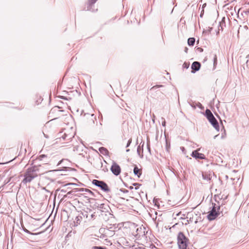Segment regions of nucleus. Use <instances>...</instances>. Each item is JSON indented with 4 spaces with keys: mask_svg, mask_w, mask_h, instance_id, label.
<instances>
[{
    "mask_svg": "<svg viewBox=\"0 0 249 249\" xmlns=\"http://www.w3.org/2000/svg\"><path fill=\"white\" fill-rule=\"evenodd\" d=\"M195 42V39L194 37L189 38L188 39V44L190 46H193Z\"/></svg>",
    "mask_w": 249,
    "mask_h": 249,
    "instance_id": "nucleus-15",
    "label": "nucleus"
},
{
    "mask_svg": "<svg viewBox=\"0 0 249 249\" xmlns=\"http://www.w3.org/2000/svg\"><path fill=\"white\" fill-rule=\"evenodd\" d=\"M9 181H10V179H9L8 181L5 182V184L8 183L9 182Z\"/></svg>",
    "mask_w": 249,
    "mask_h": 249,
    "instance_id": "nucleus-32",
    "label": "nucleus"
},
{
    "mask_svg": "<svg viewBox=\"0 0 249 249\" xmlns=\"http://www.w3.org/2000/svg\"><path fill=\"white\" fill-rule=\"evenodd\" d=\"M206 117L209 121V122L213 126V127L217 131L219 130V126L218 123L212 113L211 111L207 109L205 111Z\"/></svg>",
    "mask_w": 249,
    "mask_h": 249,
    "instance_id": "nucleus-3",
    "label": "nucleus"
},
{
    "mask_svg": "<svg viewBox=\"0 0 249 249\" xmlns=\"http://www.w3.org/2000/svg\"><path fill=\"white\" fill-rule=\"evenodd\" d=\"M165 125H166V122L165 120H164V121L162 123V125L163 126H165Z\"/></svg>",
    "mask_w": 249,
    "mask_h": 249,
    "instance_id": "nucleus-29",
    "label": "nucleus"
},
{
    "mask_svg": "<svg viewBox=\"0 0 249 249\" xmlns=\"http://www.w3.org/2000/svg\"><path fill=\"white\" fill-rule=\"evenodd\" d=\"M142 142H141L140 143V145L139 146H138V148H137V154H138V155L139 156V157L141 158H143V146L144 145V142H142Z\"/></svg>",
    "mask_w": 249,
    "mask_h": 249,
    "instance_id": "nucleus-10",
    "label": "nucleus"
},
{
    "mask_svg": "<svg viewBox=\"0 0 249 249\" xmlns=\"http://www.w3.org/2000/svg\"><path fill=\"white\" fill-rule=\"evenodd\" d=\"M92 249H107V248L101 246H93Z\"/></svg>",
    "mask_w": 249,
    "mask_h": 249,
    "instance_id": "nucleus-21",
    "label": "nucleus"
},
{
    "mask_svg": "<svg viewBox=\"0 0 249 249\" xmlns=\"http://www.w3.org/2000/svg\"><path fill=\"white\" fill-rule=\"evenodd\" d=\"M75 135V132L73 128L71 127L70 130L65 129V132L62 135H61L60 138L63 140L69 141L71 140Z\"/></svg>",
    "mask_w": 249,
    "mask_h": 249,
    "instance_id": "nucleus-5",
    "label": "nucleus"
},
{
    "mask_svg": "<svg viewBox=\"0 0 249 249\" xmlns=\"http://www.w3.org/2000/svg\"><path fill=\"white\" fill-rule=\"evenodd\" d=\"M92 184L94 185L99 187L102 190L108 192L110 191L107 185L103 181H100L97 179H93L92 182Z\"/></svg>",
    "mask_w": 249,
    "mask_h": 249,
    "instance_id": "nucleus-6",
    "label": "nucleus"
},
{
    "mask_svg": "<svg viewBox=\"0 0 249 249\" xmlns=\"http://www.w3.org/2000/svg\"><path fill=\"white\" fill-rule=\"evenodd\" d=\"M60 162H61V161H60V162L58 163V165L60 164Z\"/></svg>",
    "mask_w": 249,
    "mask_h": 249,
    "instance_id": "nucleus-35",
    "label": "nucleus"
},
{
    "mask_svg": "<svg viewBox=\"0 0 249 249\" xmlns=\"http://www.w3.org/2000/svg\"><path fill=\"white\" fill-rule=\"evenodd\" d=\"M200 67V64L196 61L194 62L192 65L191 68L193 70L197 71L199 70Z\"/></svg>",
    "mask_w": 249,
    "mask_h": 249,
    "instance_id": "nucleus-11",
    "label": "nucleus"
},
{
    "mask_svg": "<svg viewBox=\"0 0 249 249\" xmlns=\"http://www.w3.org/2000/svg\"><path fill=\"white\" fill-rule=\"evenodd\" d=\"M162 85H156V86H155L153 87V88H153V89H154V88H159L161 87H162Z\"/></svg>",
    "mask_w": 249,
    "mask_h": 249,
    "instance_id": "nucleus-28",
    "label": "nucleus"
},
{
    "mask_svg": "<svg viewBox=\"0 0 249 249\" xmlns=\"http://www.w3.org/2000/svg\"><path fill=\"white\" fill-rule=\"evenodd\" d=\"M217 136V135H216L214 136V139Z\"/></svg>",
    "mask_w": 249,
    "mask_h": 249,
    "instance_id": "nucleus-34",
    "label": "nucleus"
},
{
    "mask_svg": "<svg viewBox=\"0 0 249 249\" xmlns=\"http://www.w3.org/2000/svg\"><path fill=\"white\" fill-rule=\"evenodd\" d=\"M147 147H148V150H149V151H150V147L148 145H147Z\"/></svg>",
    "mask_w": 249,
    "mask_h": 249,
    "instance_id": "nucleus-30",
    "label": "nucleus"
},
{
    "mask_svg": "<svg viewBox=\"0 0 249 249\" xmlns=\"http://www.w3.org/2000/svg\"><path fill=\"white\" fill-rule=\"evenodd\" d=\"M203 178L207 181H209L211 179V175L210 174L205 173L202 174Z\"/></svg>",
    "mask_w": 249,
    "mask_h": 249,
    "instance_id": "nucleus-14",
    "label": "nucleus"
},
{
    "mask_svg": "<svg viewBox=\"0 0 249 249\" xmlns=\"http://www.w3.org/2000/svg\"><path fill=\"white\" fill-rule=\"evenodd\" d=\"M90 117H91V120H92V121H93V123H94V121H93V119H95V117H94V114H91V116H90Z\"/></svg>",
    "mask_w": 249,
    "mask_h": 249,
    "instance_id": "nucleus-27",
    "label": "nucleus"
},
{
    "mask_svg": "<svg viewBox=\"0 0 249 249\" xmlns=\"http://www.w3.org/2000/svg\"><path fill=\"white\" fill-rule=\"evenodd\" d=\"M81 219V216H77L76 217V218H75L76 222H75V223L76 226H77L78 225L80 224Z\"/></svg>",
    "mask_w": 249,
    "mask_h": 249,
    "instance_id": "nucleus-19",
    "label": "nucleus"
},
{
    "mask_svg": "<svg viewBox=\"0 0 249 249\" xmlns=\"http://www.w3.org/2000/svg\"><path fill=\"white\" fill-rule=\"evenodd\" d=\"M59 107H53V108H52L51 109L50 114H51V113H53L56 111H58V112L61 111V110H59Z\"/></svg>",
    "mask_w": 249,
    "mask_h": 249,
    "instance_id": "nucleus-17",
    "label": "nucleus"
},
{
    "mask_svg": "<svg viewBox=\"0 0 249 249\" xmlns=\"http://www.w3.org/2000/svg\"><path fill=\"white\" fill-rule=\"evenodd\" d=\"M147 232L146 228L144 227L141 226L137 228L135 236L136 237L137 239H141L145 237V234Z\"/></svg>",
    "mask_w": 249,
    "mask_h": 249,
    "instance_id": "nucleus-7",
    "label": "nucleus"
},
{
    "mask_svg": "<svg viewBox=\"0 0 249 249\" xmlns=\"http://www.w3.org/2000/svg\"><path fill=\"white\" fill-rule=\"evenodd\" d=\"M112 173L115 176L119 175L121 171L120 166L115 162H113L110 168Z\"/></svg>",
    "mask_w": 249,
    "mask_h": 249,
    "instance_id": "nucleus-8",
    "label": "nucleus"
},
{
    "mask_svg": "<svg viewBox=\"0 0 249 249\" xmlns=\"http://www.w3.org/2000/svg\"><path fill=\"white\" fill-rule=\"evenodd\" d=\"M23 231L24 232L27 233H29V234H37L38 233H31L30 231H29L28 230H27L25 228H23Z\"/></svg>",
    "mask_w": 249,
    "mask_h": 249,
    "instance_id": "nucleus-24",
    "label": "nucleus"
},
{
    "mask_svg": "<svg viewBox=\"0 0 249 249\" xmlns=\"http://www.w3.org/2000/svg\"><path fill=\"white\" fill-rule=\"evenodd\" d=\"M189 67V63L188 62H184L182 65V67L184 69H188Z\"/></svg>",
    "mask_w": 249,
    "mask_h": 249,
    "instance_id": "nucleus-22",
    "label": "nucleus"
},
{
    "mask_svg": "<svg viewBox=\"0 0 249 249\" xmlns=\"http://www.w3.org/2000/svg\"><path fill=\"white\" fill-rule=\"evenodd\" d=\"M129 249H143V248L139 245H133L132 247H130Z\"/></svg>",
    "mask_w": 249,
    "mask_h": 249,
    "instance_id": "nucleus-18",
    "label": "nucleus"
},
{
    "mask_svg": "<svg viewBox=\"0 0 249 249\" xmlns=\"http://www.w3.org/2000/svg\"><path fill=\"white\" fill-rule=\"evenodd\" d=\"M191 156L197 159H205V155L202 153H200L198 152L197 150H195L193 151Z\"/></svg>",
    "mask_w": 249,
    "mask_h": 249,
    "instance_id": "nucleus-9",
    "label": "nucleus"
},
{
    "mask_svg": "<svg viewBox=\"0 0 249 249\" xmlns=\"http://www.w3.org/2000/svg\"><path fill=\"white\" fill-rule=\"evenodd\" d=\"M170 147V144H168L167 141H166V149L168 152H169V151Z\"/></svg>",
    "mask_w": 249,
    "mask_h": 249,
    "instance_id": "nucleus-23",
    "label": "nucleus"
},
{
    "mask_svg": "<svg viewBox=\"0 0 249 249\" xmlns=\"http://www.w3.org/2000/svg\"><path fill=\"white\" fill-rule=\"evenodd\" d=\"M133 173L135 175L137 176L138 178H139L142 175V171L137 166L134 167Z\"/></svg>",
    "mask_w": 249,
    "mask_h": 249,
    "instance_id": "nucleus-12",
    "label": "nucleus"
},
{
    "mask_svg": "<svg viewBox=\"0 0 249 249\" xmlns=\"http://www.w3.org/2000/svg\"><path fill=\"white\" fill-rule=\"evenodd\" d=\"M220 206L216 204L213 203V207L211 211L207 215V218L210 220H213L220 214L219 213Z\"/></svg>",
    "mask_w": 249,
    "mask_h": 249,
    "instance_id": "nucleus-4",
    "label": "nucleus"
},
{
    "mask_svg": "<svg viewBox=\"0 0 249 249\" xmlns=\"http://www.w3.org/2000/svg\"><path fill=\"white\" fill-rule=\"evenodd\" d=\"M97 0H89V6L88 7V10H91V9L89 8V7L91 6L94 3H95Z\"/></svg>",
    "mask_w": 249,
    "mask_h": 249,
    "instance_id": "nucleus-20",
    "label": "nucleus"
},
{
    "mask_svg": "<svg viewBox=\"0 0 249 249\" xmlns=\"http://www.w3.org/2000/svg\"><path fill=\"white\" fill-rule=\"evenodd\" d=\"M227 198V196H226L224 198H223L224 199H226Z\"/></svg>",
    "mask_w": 249,
    "mask_h": 249,
    "instance_id": "nucleus-31",
    "label": "nucleus"
},
{
    "mask_svg": "<svg viewBox=\"0 0 249 249\" xmlns=\"http://www.w3.org/2000/svg\"><path fill=\"white\" fill-rule=\"evenodd\" d=\"M39 169L36 166H33L28 168L23 175V179L22 183L27 184L32 181L38 175Z\"/></svg>",
    "mask_w": 249,
    "mask_h": 249,
    "instance_id": "nucleus-1",
    "label": "nucleus"
},
{
    "mask_svg": "<svg viewBox=\"0 0 249 249\" xmlns=\"http://www.w3.org/2000/svg\"><path fill=\"white\" fill-rule=\"evenodd\" d=\"M46 157V156L45 155H44V154H43V155H40V156H39V157H38V159H39V160H42L44 158H45V157Z\"/></svg>",
    "mask_w": 249,
    "mask_h": 249,
    "instance_id": "nucleus-25",
    "label": "nucleus"
},
{
    "mask_svg": "<svg viewBox=\"0 0 249 249\" xmlns=\"http://www.w3.org/2000/svg\"><path fill=\"white\" fill-rule=\"evenodd\" d=\"M131 142H132V139H130L128 141V142H127V144H126V147H128V146L130 145V143H131Z\"/></svg>",
    "mask_w": 249,
    "mask_h": 249,
    "instance_id": "nucleus-26",
    "label": "nucleus"
},
{
    "mask_svg": "<svg viewBox=\"0 0 249 249\" xmlns=\"http://www.w3.org/2000/svg\"><path fill=\"white\" fill-rule=\"evenodd\" d=\"M188 239L184 234L180 232L178 235V245L179 249H187L188 245Z\"/></svg>",
    "mask_w": 249,
    "mask_h": 249,
    "instance_id": "nucleus-2",
    "label": "nucleus"
},
{
    "mask_svg": "<svg viewBox=\"0 0 249 249\" xmlns=\"http://www.w3.org/2000/svg\"><path fill=\"white\" fill-rule=\"evenodd\" d=\"M126 152H128V151H129V149H127V150H126Z\"/></svg>",
    "mask_w": 249,
    "mask_h": 249,
    "instance_id": "nucleus-33",
    "label": "nucleus"
},
{
    "mask_svg": "<svg viewBox=\"0 0 249 249\" xmlns=\"http://www.w3.org/2000/svg\"><path fill=\"white\" fill-rule=\"evenodd\" d=\"M99 150V151L103 154H106L108 152L107 150L103 147H100Z\"/></svg>",
    "mask_w": 249,
    "mask_h": 249,
    "instance_id": "nucleus-16",
    "label": "nucleus"
},
{
    "mask_svg": "<svg viewBox=\"0 0 249 249\" xmlns=\"http://www.w3.org/2000/svg\"><path fill=\"white\" fill-rule=\"evenodd\" d=\"M86 216V217L89 219V220H91L94 219L96 216V214L95 213H88L85 214L84 216Z\"/></svg>",
    "mask_w": 249,
    "mask_h": 249,
    "instance_id": "nucleus-13",
    "label": "nucleus"
}]
</instances>
